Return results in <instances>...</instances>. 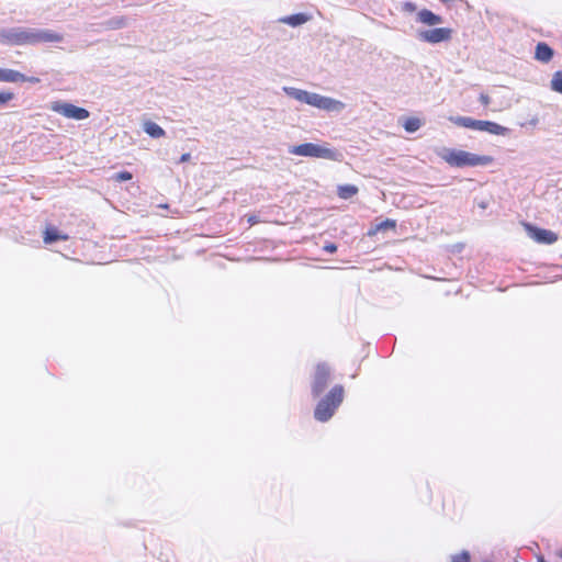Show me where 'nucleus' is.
I'll return each instance as SVG.
<instances>
[{
    "instance_id": "1",
    "label": "nucleus",
    "mask_w": 562,
    "mask_h": 562,
    "mask_svg": "<svg viewBox=\"0 0 562 562\" xmlns=\"http://www.w3.org/2000/svg\"><path fill=\"white\" fill-rule=\"evenodd\" d=\"M283 90L289 97L295 99L296 101L306 103L321 110L328 112H339L345 108V104L341 101L324 97L318 93H313L292 87H285Z\"/></svg>"
},
{
    "instance_id": "2",
    "label": "nucleus",
    "mask_w": 562,
    "mask_h": 562,
    "mask_svg": "<svg viewBox=\"0 0 562 562\" xmlns=\"http://www.w3.org/2000/svg\"><path fill=\"white\" fill-rule=\"evenodd\" d=\"M345 389L340 384L334 385L329 392L318 402L314 411V417L319 422H327L333 417L344 401Z\"/></svg>"
},
{
    "instance_id": "3",
    "label": "nucleus",
    "mask_w": 562,
    "mask_h": 562,
    "mask_svg": "<svg viewBox=\"0 0 562 562\" xmlns=\"http://www.w3.org/2000/svg\"><path fill=\"white\" fill-rule=\"evenodd\" d=\"M441 158L451 167H475L491 165L494 159L492 156H480L465 150L448 149Z\"/></svg>"
},
{
    "instance_id": "4",
    "label": "nucleus",
    "mask_w": 562,
    "mask_h": 562,
    "mask_svg": "<svg viewBox=\"0 0 562 562\" xmlns=\"http://www.w3.org/2000/svg\"><path fill=\"white\" fill-rule=\"evenodd\" d=\"M289 151L297 156L316 157L329 160H335L337 156L335 150L313 143H305L293 146L289 149Z\"/></svg>"
},
{
    "instance_id": "5",
    "label": "nucleus",
    "mask_w": 562,
    "mask_h": 562,
    "mask_svg": "<svg viewBox=\"0 0 562 562\" xmlns=\"http://www.w3.org/2000/svg\"><path fill=\"white\" fill-rule=\"evenodd\" d=\"M331 380V368L326 362H319L315 366L312 375L311 390L314 397L319 396L328 386Z\"/></svg>"
},
{
    "instance_id": "6",
    "label": "nucleus",
    "mask_w": 562,
    "mask_h": 562,
    "mask_svg": "<svg viewBox=\"0 0 562 562\" xmlns=\"http://www.w3.org/2000/svg\"><path fill=\"white\" fill-rule=\"evenodd\" d=\"M33 30L12 29L0 32V42L7 45H33Z\"/></svg>"
},
{
    "instance_id": "7",
    "label": "nucleus",
    "mask_w": 562,
    "mask_h": 562,
    "mask_svg": "<svg viewBox=\"0 0 562 562\" xmlns=\"http://www.w3.org/2000/svg\"><path fill=\"white\" fill-rule=\"evenodd\" d=\"M50 110L61 114L67 119H74L77 121L86 120L90 113L85 108L77 106L72 103L55 101L50 103Z\"/></svg>"
},
{
    "instance_id": "8",
    "label": "nucleus",
    "mask_w": 562,
    "mask_h": 562,
    "mask_svg": "<svg viewBox=\"0 0 562 562\" xmlns=\"http://www.w3.org/2000/svg\"><path fill=\"white\" fill-rule=\"evenodd\" d=\"M452 33L453 31L450 27H437L419 32L418 37L426 43L438 44L450 41Z\"/></svg>"
},
{
    "instance_id": "9",
    "label": "nucleus",
    "mask_w": 562,
    "mask_h": 562,
    "mask_svg": "<svg viewBox=\"0 0 562 562\" xmlns=\"http://www.w3.org/2000/svg\"><path fill=\"white\" fill-rule=\"evenodd\" d=\"M529 237L538 244L551 245L558 240V235L549 229L540 228L531 224H525Z\"/></svg>"
},
{
    "instance_id": "10",
    "label": "nucleus",
    "mask_w": 562,
    "mask_h": 562,
    "mask_svg": "<svg viewBox=\"0 0 562 562\" xmlns=\"http://www.w3.org/2000/svg\"><path fill=\"white\" fill-rule=\"evenodd\" d=\"M0 81L2 82H31L37 83L40 79L37 77H26L23 74L13 69H1L0 68Z\"/></svg>"
},
{
    "instance_id": "11",
    "label": "nucleus",
    "mask_w": 562,
    "mask_h": 562,
    "mask_svg": "<svg viewBox=\"0 0 562 562\" xmlns=\"http://www.w3.org/2000/svg\"><path fill=\"white\" fill-rule=\"evenodd\" d=\"M33 45L38 43H58L63 35L49 30H33Z\"/></svg>"
},
{
    "instance_id": "12",
    "label": "nucleus",
    "mask_w": 562,
    "mask_h": 562,
    "mask_svg": "<svg viewBox=\"0 0 562 562\" xmlns=\"http://www.w3.org/2000/svg\"><path fill=\"white\" fill-rule=\"evenodd\" d=\"M476 131L487 132L493 135H506L508 128L495 122L477 120Z\"/></svg>"
},
{
    "instance_id": "13",
    "label": "nucleus",
    "mask_w": 562,
    "mask_h": 562,
    "mask_svg": "<svg viewBox=\"0 0 562 562\" xmlns=\"http://www.w3.org/2000/svg\"><path fill=\"white\" fill-rule=\"evenodd\" d=\"M416 20L417 22L428 26H434L442 22V18L440 15L434 13L428 9L420 10L417 13Z\"/></svg>"
},
{
    "instance_id": "14",
    "label": "nucleus",
    "mask_w": 562,
    "mask_h": 562,
    "mask_svg": "<svg viewBox=\"0 0 562 562\" xmlns=\"http://www.w3.org/2000/svg\"><path fill=\"white\" fill-rule=\"evenodd\" d=\"M553 49L544 42H539L535 49V59L540 63H549L553 58Z\"/></svg>"
},
{
    "instance_id": "15",
    "label": "nucleus",
    "mask_w": 562,
    "mask_h": 562,
    "mask_svg": "<svg viewBox=\"0 0 562 562\" xmlns=\"http://www.w3.org/2000/svg\"><path fill=\"white\" fill-rule=\"evenodd\" d=\"M69 236L67 234L59 233L58 229L54 226H47L43 234V241L45 244H52L58 240H68Z\"/></svg>"
},
{
    "instance_id": "16",
    "label": "nucleus",
    "mask_w": 562,
    "mask_h": 562,
    "mask_svg": "<svg viewBox=\"0 0 562 562\" xmlns=\"http://www.w3.org/2000/svg\"><path fill=\"white\" fill-rule=\"evenodd\" d=\"M396 228V221L386 218L385 221L374 225L368 231V236L372 237L379 234L380 232L392 229L394 231Z\"/></svg>"
},
{
    "instance_id": "17",
    "label": "nucleus",
    "mask_w": 562,
    "mask_h": 562,
    "mask_svg": "<svg viewBox=\"0 0 562 562\" xmlns=\"http://www.w3.org/2000/svg\"><path fill=\"white\" fill-rule=\"evenodd\" d=\"M144 131L154 138H159L165 136V131L156 123L151 121H147L144 123Z\"/></svg>"
},
{
    "instance_id": "18",
    "label": "nucleus",
    "mask_w": 562,
    "mask_h": 562,
    "mask_svg": "<svg viewBox=\"0 0 562 562\" xmlns=\"http://www.w3.org/2000/svg\"><path fill=\"white\" fill-rule=\"evenodd\" d=\"M450 121L458 126L476 130L477 120L468 116H456L450 117Z\"/></svg>"
},
{
    "instance_id": "19",
    "label": "nucleus",
    "mask_w": 562,
    "mask_h": 562,
    "mask_svg": "<svg viewBox=\"0 0 562 562\" xmlns=\"http://www.w3.org/2000/svg\"><path fill=\"white\" fill-rule=\"evenodd\" d=\"M308 19V15H306L305 13H296L282 19V22L291 26H299L301 24L306 23Z\"/></svg>"
},
{
    "instance_id": "20",
    "label": "nucleus",
    "mask_w": 562,
    "mask_h": 562,
    "mask_svg": "<svg viewBox=\"0 0 562 562\" xmlns=\"http://www.w3.org/2000/svg\"><path fill=\"white\" fill-rule=\"evenodd\" d=\"M337 193L340 199L347 200L358 193V188L352 184L340 186L338 187Z\"/></svg>"
},
{
    "instance_id": "21",
    "label": "nucleus",
    "mask_w": 562,
    "mask_h": 562,
    "mask_svg": "<svg viewBox=\"0 0 562 562\" xmlns=\"http://www.w3.org/2000/svg\"><path fill=\"white\" fill-rule=\"evenodd\" d=\"M550 88L552 91L562 94V70H558L552 75Z\"/></svg>"
},
{
    "instance_id": "22",
    "label": "nucleus",
    "mask_w": 562,
    "mask_h": 562,
    "mask_svg": "<svg viewBox=\"0 0 562 562\" xmlns=\"http://www.w3.org/2000/svg\"><path fill=\"white\" fill-rule=\"evenodd\" d=\"M422 123L418 117H408L404 122V128L405 131L413 133L416 132L420 127Z\"/></svg>"
},
{
    "instance_id": "23",
    "label": "nucleus",
    "mask_w": 562,
    "mask_h": 562,
    "mask_svg": "<svg viewBox=\"0 0 562 562\" xmlns=\"http://www.w3.org/2000/svg\"><path fill=\"white\" fill-rule=\"evenodd\" d=\"M451 561L452 562H470L471 557L468 551H462L458 554L452 555Z\"/></svg>"
},
{
    "instance_id": "24",
    "label": "nucleus",
    "mask_w": 562,
    "mask_h": 562,
    "mask_svg": "<svg viewBox=\"0 0 562 562\" xmlns=\"http://www.w3.org/2000/svg\"><path fill=\"white\" fill-rule=\"evenodd\" d=\"M132 178H133V175L130 171H121L113 176V179L116 182L128 181Z\"/></svg>"
},
{
    "instance_id": "25",
    "label": "nucleus",
    "mask_w": 562,
    "mask_h": 562,
    "mask_svg": "<svg viewBox=\"0 0 562 562\" xmlns=\"http://www.w3.org/2000/svg\"><path fill=\"white\" fill-rule=\"evenodd\" d=\"M14 98V93L11 91L0 92V104H5Z\"/></svg>"
},
{
    "instance_id": "26",
    "label": "nucleus",
    "mask_w": 562,
    "mask_h": 562,
    "mask_svg": "<svg viewBox=\"0 0 562 562\" xmlns=\"http://www.w3.org/2000/svg\"><path fill=\"white\" fill-rule=\"evenodd\" d=\"M479 100L484 106H487L491 103V98L486 93H481Z\"/></svg>"
},
{
    "instance_id": "27",
    "label": "nucleus",
    "mask_w": 562,
    "mask_h": 562,
    "mask_svg": "<svg viewBox=\"0 0 562 562\" xmlns=\"http://www.w3.org/2000/svg\"><path fill=\"white\" fill-rule=\"evenodd\" d=\"M324 250L329 254H334L337 251V246L334 243H328L324 246Z\"/></svg>"
},
{
    "instance_id": "28",
    "label": "nucleus",
    "mask_w": 562,
    "mask_h": 562,
    "mask_svg": "<svg viewBox=\"0 0 562 562\" xmlns=\"http://www.w3.org/2000/svg\"><path fill=\"white\" fill-rule=\"evenodd\" d=\"M404 8H405L406 11H409V12H413V11L416 10V5L414 3H412V2L405 3Z\"/></svg>"
},
{
    "instance_id": "29",
    "label": "nucleus",
    "mask_w": 562,
    "mask_h": 562,
    "mask_svg": "<svg viewBox=\"0 0 562 562\" xmlns=\"http://www.w3.org/2000/svg\"><path fill=\"white\" fill-rule=\"evenodd\" d=\"M247 221L251 226L259 222L256 215H249Z\"/></svg>"
},
{
    "instance_id": "30",
    "label": "nucleus",
    "mask_w": 562,
    "mask_h": 562,
    "mask_svg": "<svg viewBox=\"0 0 562 562\" xmlns=\"http://www.w3.org/2000/svg\"><path fill=\"white\" fill-rule=\"evenodd\" d=\"M190 159V154H183L180 158L181 162L188 161Z\"/></svg>"
},
{
    "instance_id": "31",
    "label": "nucleus",
    "mask_w": 562,
    "mask_h": 562,
    "mask_svg": "<svg viewBox=\"0 0 562 562\" xmlns=\"http://www.w3.org/2000/svg\"><path fill=\"white\" fill-rule=\"evenodd\" d=\"M537 562H546L543 557H539Z\"/></svg>"
}]
</instances>
